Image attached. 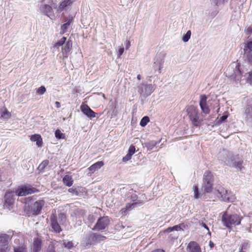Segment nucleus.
Here are the masks:
<instances>
[{"label": "nucleus", "instance_id": "obj_1", "mask_svg": "<svg viewBox=\"0 0 252 252\" xmlns=\"http://www.w3.org/2000/svg\"><path fill=\"white\" fill-rule=\"evenodd\" d=\"M231 206H229L227 210L224 213L222 216V221L223 225L227 228H230L231 225H239L240 224L241 218L237 214H229V210Z\"/></svg>", "mask_w": 252, "mask_h": 252}, {"label": "nucleus", "instance_id": "obj_2", "mask_svg": "<svg viewBox=\"0 0 252 252\" xmlns=\"http://www.w3.org/2000/svg\"><path fill=\"white\" fill-rule=\"evenodd\" d=\"M215 191L216 194L219 199L221 201L225 202H233L235 197L233 193L228 190L225 189L222 187H217Z\"/></svg>", "mask_w": 252, "mask_h": 252}, {"label": "nucleus", "instance_id": "obj_3", "mask_svg": "<svg viewBox=\"0 0 252 252\" xmlns=\"http://www.w3.org/2000/svg\"><path fill=\"white\" fill-rule=\"evenodd\" d=\"M186 111L192 124L195 126H199L201 122L199 120L197 108L191 105L187 108Z\"/></svg>", "mask_w": 252, "mask_h": 252}, {"label": "nucleus", "instance_id": "obj_4", "mask_svg": "<svg viewBox=\"0 0 252 252\" xmlns=\"http://www.w3.org/2000/svg\"><path fill=\"white\" fill-rule=\"evenodd\" d=\"M155 87L152 84L146 83H141L137 86V91L140 96L147 97L150 95L155 90Z\"/></svg>", "mask_w": 252, "mask_h": 252}, {"label": "nucleus", "instance_id": "obj_5", "mask_svg": "<svg viewBox=\"0 0 252 252\" xmlns=\"http://www.w3.org/2000/svg\"><path fill=\"white\" fill-rule=\"evenodd\" d=\"M38 190L31 186H24L19 188L15 191L16 195L19 196H26L29 194H32L38 192Z\"/></svg>", "mask_w": 252, "mask_h": 252}, {"label": "nucleus", "instance_id": "obj_6", "mask_svg": "<svg viewBox=\"0 0 252 252\" xmlns=\"http://www.w3.org/2000/svg\"><path fill=\"white\" fill-rule=\"evenodd\" d=\"M234 155L232 153L225 150H223L219 153L218 158L219 160H221L228 166V165H230L231 159H233Z\"/></svg>", "mask_w": 252, "mask_h": 252}, {"label": "nucleus", "instance_id": "obj_7", "mask_svg": "<svg viewBox=\"0 0 252 252\" xmlns=\"http://www.w3.org/2000/svg\"><path fill=\"white\" fill-rule=\"evenodd\" d=\"M244 112L247 125L252 126V101L246 104L244 108Z\"/></svg>", "mask_w": 252, "mask_h": 252}, {"label": "nucleus", "instance_id": "obj_8", "mask_svg": "<svg viewBox=\"0 0 252 252\" xmlns=\"http://www.w3.org/2000/svg\"><path fill=\"white\" fill-rule=\"evenodd\" d=\"M233 158L234 159H231L230 165H228V166L234 167L241 172H244L245 168L243 166V161L242 160H239L238 155H234Z\"/></svg>", "mask_w": 252, "mask_h": 252}, {"label": "nucleus", "instance_id": "obj_9", "mask_svg": "<svg viewBox=\"0 0 252 252\" xmlns=\"http://www.w3.org/2000/svg\"><path fill=\"white\" fill-rule=\"evenodd\" d=\"M109 223V220L108 217H101L97 220L95 225L92 228V230H103L108 225Z\"/></svg>", "mask_w": 252, "mask_h": 252}, {"label": "nucleus", "instance_id": "obj_10", "mask_svg": "<svg viewBox=\"0 0 252 252\" xmlns=\"http://www.w3.org/2000/svg\"><path fill=\"white\" fill-rule=\"evenodd\" d=\"M44 205L45 201L42 199L35 201L31 207L32 214L34 215H38L40 214Z\"/></svg>", "mask_w": 252, "mask_h": 252}, {"label": "nucleus", "instance_id": "obj_11", "mask_svg": "<svg viewBox=\"0 0 252 252\" xmlns=\"http://www.w3.org/2000/svg\"><path fill=\"white\" fill-rule=\"evenodd\" d=\"M40 12L50 18L51 19H53L54 17V13L52 7L47 4H41L39 6Z\"/></svg>", "mask_w": 252, "mask_h": 252}, {"label": "nucleus", "instance_id": "obj_12", "mask_svg": "<svg viewBox=\"0 0 252 252\" xmlns=\"http://www.w3.org/2000/svg\"><path fill=\"white\" fill-rule=\"evenodd\" d=\"M207 97L205 94H202L200 96L199 105L202 111L205 114L210 113V109L207 105Z\"/></svg>", "mask_w": 252, "mask_h": 252}, {"label": "nucleus", "instance_id": "obj_13", "mask_svg": "<svg viewBox=\"0 0 252 252\" xmlns=\"http://www.w3.org/2000/svg\"><path fill=\"white\" fill-rule=\"evenodd\" d=\"M50 220L51 225L53 230L56 233H60L62 229L57 221L56 216L52 214L50 217Z\"/></svg>", "mask_w": 252, "mask_h": 252}, {"label": "nucleus", "instance_id": "obj_14", "mask_svg": "<svg viewBox=\"0 0 252 252\" xmlns=\"http://www.w3.org/2000/svg\"><path fill=\"white\" fill-rule=\"evenodd\" d=\"M14 192L7 191L4 196L5 205L8 206V208L10 209L14 202Z\"/></svg>", "mask_w": 252, "mask_h": 252}, {"label": "nucleus", "instance_id": "obj_15", "mask_svg": "<svg viewBox=\"0 0 252 252\" xmlns=\"http://www.w3.org/2000/svg\"><path fill=\"white\" fill-rule=\"evenodd\" d=\"M81 111L84 115L92 119L96 116V113L94 112L87 105L81 106Z\"/></svg>", "mask_w": 252, "mask_h": 252}, {"label": "nucleus", "instance_id": "obj_16", "mask_svg": "<svg viewBox=\"0 0 252 252\" xmlns=\"http://www.w3.org/2000/svg\"><path fill=\"white\" fill-rule=\"evenodd\" d=\"M188 252H201L199 245L195 241L190 242L187 248Z\"/></svg>", "mask_w": 252, "mask_h": 252}, {"label": "nucleus", "instance_id": "obj_17", "mask_svg": "<svg viewBox=\"0 0 252 252\" xmlns=\"http://www.w3.org/2000/svg\"><path fill=\"white\" fill-rule=\"evenodd\" d=\"M163 63L164 61L163 58H161L160 57H157L155 59L153 66L155 71H156L158 70V73H160Z\"/></svg>", "mask_w": 252, "mask_h": 252}, {"label": "nucleus", "instance_id": "obj_18", "mask_svg": "<svg viewBox=\"0 0 252 252\" xmlns=\"http://www.w3.org/2000/svg\"><path fill=\"white\" fill-rule=\"evenodd\" d=\"M72 43L71 40H68L65 43L63 47L62 48V52L63 58H67L69 52L72 49Z\"/></svg>", "mask_w": 252, "mask_h": 252}, {"label": "nucleus", "instance_id": "obj_19", "mask_svg": "<svg viewBox=\"0 0 252 252\" xmlns=\"http://www.w3.org/2000/svg\"><path fill=\"white\" fill-rule=\"evenodd\" d=\"M143 204V202L141 200L133 203L132 204L128 203L126 205L125 208L121 209V211L123 213H125L126 212V211L131 210V209L135 207L142 205Z\"/></svg>", "mask_w": 252, "mask_h": 252}, {"label": "nucleus", "instance_id": "obj_20", "mask_svg": "<svg viewBox=\"0 0 252 252\" xmlns=\"http://www.w3.org/2000/svg\"><path fill=\"white\" fill-rule=\"evenodd\" d=\"M103 165L104 163L102 161L96 162L88 168V170L89 171V174H92L95 171L100 169L102 166H103Z\"/></svg>", "mask_w": 252, "mask_h": 252}, {"label": "nucleus", "instance_id": "obj_21", "mask_svg": "<svg viewBox=\"0 0 252 252\" xmlns=\"http://www.w3.org/2000/svg\"><path fill=\"white\" fill-rule=\"evenodd\" d=\"M10 240L9 235L6 234L0 233V246H8V241Z\"/></svg>", "mask_w": 252, "mask_h": 252}, {"label": "nucleus", "instance_id": "obj_22", "mask_svg": "<svg viewBox=\"0 0 252 252\" xmlns=\"http://www.w3.org/2000/svg\"><path fill=\"white\" fill-rule=\"evenodd\" d=\"M76 0H64L59 5L57 10L59 12L62 11L65 7L71 5Z\"/></svg>", "mask_w": 252, "mask_h": 252}, {"label": "nucleus", "instance_id": "obj_23", "mask_svg": "<svg viewBox=\"0 0 252 252\" xmlns=\"http://www.w3.org/2000/svg\"><path fill=\"white\" fill-rule=\"evenodd\" d=\"M106 239L105 236L96 233H92L90 234L89 237V239L92 241L100 242L105 240Z\"/></svg>", "mask_w": 252, "mask_h": 252}, {"label": "nucleus", "instance_id": "obj_24", "mask_svg": "<svg viewBox=\"0 0 252 252\" xmlns=\"http://www.w3.org/2000/svg\"><path fill=\"white\" fill-rule=\"evenodd\" d=\"M32 141L36 142V144L38 147H40L42 145V139L39 134L32 135L30 138Z\"/></svg>", "mask_w": 252, "mask_h": 252}, {"label": "nucleus", "instance_id": "obj_25", "mask_svg": "<svg viewBox=\"0 0 252 252\" xmlns=\"http://www.w3.org/2000/svg\"><path fill=\"white\" fill-rule=\"evenodd\" d=\"M41 241L38 238L34 240L32 252H39L41 250Z\"/></svg>", "mask_w": 252, "mask_h": 252}, {"label": "nucleus", "instance_id": "obj_26", "mask_svg": "<svg viewBox=\"0 0 252 252\" xmlns=\"http://www.w3.org/2000/svg\"><path fill=\"white\" fill-rule=\"evenodd\" d=\"M203 180V182L213 183L214 180L212 173L209 171L205 172Z\"/></svg>", "mask_w": 252, "mask_h": 252}, {"label": "nucleus", "instance_id": "obj_27", "mask_svg": "<svg viewBox=\"0 0 252 252\" xmlns=\"http://www.w3.org/2000/svg\"><path fill=\"white\" fill-rule=\"evenodd\" d=\"M244 56L252 54V41H248L244 47Z\"/></svg>", "mask_w": 252, "mask_h": 252}, {"label": "nucleus", "instance_id": "obj_28", "mask_svg": "<svg viewBox=\"0 0 252 252\" xmlns=\"http://www.w3.org/2000/svg\"><path fill=\"white\" fill-rule=\"evenodd\" d=\"M213 183L203 182L202 188L204 189L205 192L209 193L212 191L213 189Z\"/></svg>", "mask_w": 252, "mask_h": 252}, {"label": "nucleus", "instance_id": "obj_29", "mask_svg": "<svg viewBox=\"0 0 252 252\" xmlns=\"http://www.w3.org/2000/svg\"><path fill=\"white\" fill-rule=\"evenodd\" d=\"M160 142V141H151L144 143V146L147 148L148 150H152Z\"/></svg>", "mask_w": 252, "mask_h": 252}, {"label": "nucleus", "instance_id": "obj_30", "mask_svg": "<svg viewBox=\"0 0 252 252\" xmlns=\"http://www.w3.org/2000/svg\"><path fill=\"white\" fill-rule=\"evenodd\" d=\"M236 80H239L241 76V72L240 70V65L236 64L235 69L234 70V74L232 75Z\"/></svg>", "mask_w": 252, "mask_h": 252}, {"label": "nucleus", "instance_id": "obj_31", "mask_svg": "<svg viewBox=\"0 0 252 252\" xmlns=\"http://www.w3.org/2000/svg\"><path fill=\"white\" fill-rule=\"evenodd\" d=\"M63 182L67 187L71 186L73 184L72 177L69 175H65L63 179Z\"/></svg>", "mask_w": 252, "mask_h": 252}, {"label": "nucleus", "instance_id": "obj_32", "mask_svg": "<svg viewBox=\"0 0 252 252\" xmlns=\"http://www.w3.org/2000/svg\"><path fill=\"white\" fill-rule=\"evenodd\" d=\"M72 18L69 19L68 21L64 24L61 27V32L64 33L67 31V29H68L69 26L70 25L71 23L72 22Z\"/></svg>", "mask_w": 252, "mask_h": 252}, {"label": "nucleus", "instance_id": "obj_33", "mask_svg": "<svg viewBox=\"0 0 252 252\" xmlns=\"http://www.w3.org/2000/svg\"><path fill=\"white\" fill-rule=\"evenodd\" d=\"M193 190L194 193L193 197L195 199L200 198L202 196V193L199 191L198 187L194 185L193 186Z\"/></svg>", "mask_w": 252, "mask_h": 252}, {"label": "nucleus", "instance_id": "obj_34", "mask_svg": "<svg viewBox=\"0 0 252 252\" xmlns=\"http://www.w3.org/2000/svg\"><path fill=\"white\" fill-rule=\"evenodd\" d=\"M1 117L4 119H8L11 117V114L5 108L1 110Z\"/></svg>", "mask_w": 252, "mask_h": 252}, {"label": "nucleus", "instance_id": "obj_35", "mask_svg": "<svg viewBox=\"0 0 252 252\" xmlns=\"http://www.w3.org/2000/svg\"><path fill=\"white\" fill-rule=\"evenodd\" d=\"M14 252H27V249L26 246L20 245L14 247Z\"/></svg>", "mask_w": 252, "mask_h": 252}, {"label": "nucleus", "instance_id": "obj_36", "mask_svg": "<svg viewBox=\"0 0 252 252\" xmlns=\"http://www.w3.org/2000/svg\"><path fill=\"white\" fill-rule=\"evenodd\" d=\"M66 37H63L59 40L55 45V47L59 49L60 47L63 46L66 41Z\"/></svg>", "mask_w": 252, "mask_h": 252}, {"label": "nucleus", "instance_id": "obj_37", "mask_svg": "<svg viewBox=\"0 0 252 252\" xmlns=\"http://www.w3.org/2000/svg\"><path fill=\"white\" fill-rule=\"evenodd\" d=\"M149 121V118L147 116H145L141 119L140 125L141 126L144 127L147 125Z\"/></svg>", "mask_w": 252, "mask_h": 252}, {"label": "nucleus", "instance_id": "obj_38", "mask_svg": "<svg viewBox=\"0 0 252 252\" xmlns=\"http://www.w3.org/2000/svg\"><path fill=\"white\" fill-rule=\"evenodd\" d=\"M48 164L49 161L48 160H44L40 164L38 169L40 170H43Z\"/></svg>", "mask_w": 252, "mask_h": 252}, {"label": "nucleus", "instance_id": "obj_39", "mask_svg": "<svg viewBox=\"0 0 252 252\" xmlns=\"http://www.w3.org/2000/svg\"><path fill=\"white\" fill-rule=\"evenodd\" d=\"M55 137L58 139H64L65 137L64 134L61 132L59 129L55 131Z\"/></svg>", "mask_w": 252, "mask_h": 252}, {"label": "nucleus", "instance_id": "obj_40", "mask_svg": "<svg viewBox=\"0 0 252 252\" xmlns=\"http://www.w3.org/2000/svg\"><path fill=\"white\" fill-rule=\"evenodd\" d=\"M191 36V32L190 31H188L185 34H184L182 38V40L186 42L189 41Z\"/></svg>", "mask_w": 252, "mask_h": 252}, {"label": "nucleus", "instance_id": "obj_41", "mask_svg": "<svg viewBox=\"0 0 252 252\" xmlns=\"http://www.w3.org/2000/svg\"><path fill=\"white\" fill-rule=\"evenodd\" d=\"M46 88L44 86H41L39 88H38L37 90L36 93L42 95L45 92H46Z\"/></svg>", "mask_w": 252, "mask_h": 252}, {"label": "nucleus", "instance_id": "obj_42", "mask_svg": "<svg viewBox=\"0 0 252 252\" xmlns=\"http://www.w3.org/2000/svg\"><path fill=\"white\" fill-rule=\"evenodd\" d=\"M63 245L65 248L68 249H70L73 247V244L71 242H64Z\"/></svg>", "mask_w": 252, "mask_h": 252}, {"label": "nucleus", "instance_id": "obj_43", "mask_svg": "<svg viewBox=\"0 0 252 252\" xmlns=\"http://www.w3.org/2000/svg\"><path fill=\"white\" fill-rule=\"evenodd\" d=\"M135 151V147L133 145H131L128 149V154H130V155L132 157V156L134 154Z\"/></svg>", "mask_w": 252, "mask_h": 252}, {"label": "nucleus", "instance_id": "obj_44", "mask_svg": "<svg viewBox=\"0 0 252 252\" xmlns=\"http://www.w3.org/2000/svg\"><path fill=\"white\" fill-rule=\"evenodd\" d=\"M0 252H8L10 251V248L8 246H0Z\"/></svg>", "mask_w": 252, "mask_h": 252}, {"label": "nucleus", "instance_id": "obj_45", "mask_svg": "<svg viewBox=\"0 0 252 252\" xmlns=\"http://www.w3.org/2000/svg\"><path fill=\"white\" fill-rule=\"evenodd\" d=\"M47 252H56L55 248L52 244H50L47 249Z\"/></svg>", "mask_w": 252, "mask_h": 252}, {"label": "nucleus", "instance_id": "obj_46", "mask_svg": "<svg viewBox=\"0 0 252 252\" xmlns=\"http://www.w3.org/2000/svg\"><path fill=\"white\" fill-rule=\"evenodd\" d=\"M244 56L248 62L252 64V54H249V55H245Z\"/></svg>", "mask_w": 252, "mask_h": 252}, {"label": "nucleus", "instance_id": "obj_47", "mask_svg": "<svg viewBox=\"0 0 252 252\" xmlns=\"http://www.w3.org/2000/svg\"><path fill=\"white\" fill-rule=\"evenodd\" d=\"M131 158V156L130 155V154H127L123 158V161L124 162H126L130 159Z\"/></svg>", "mask_w": 252, "mask_h": 252}, {"label": "nucleus", "instance_id": "obj_48", "mask_svg": "<svg viewBox=\"0 0 252 252\" xmlns=\"http://www.w3.org/2000/svg\"><path fill=\"white\" fill-rule=\"evenodd\" d=\"M124 52V47L120 48L118 50V54H117L118 57H120L123 54Z\"/></svg>", "mask_w": 252, "mask_h": 252}, {"label": "nucleus", "instance_id": "obj_49", "mask_svg": "<svg viewBox=\"0 0 252 252\" xmlns=\"http://www.w3.org/2000/svg\"><path fill=\"white\" fill-rule=\"evenodd\" d=\"M247 80L249 81L250 83H252V71L248 73Z\"/></svg>", "mask_w": 252, "mask_h": 252}, {"label": "nucleus", "instance_id": "obj_50", "mask_svg": "<svg viewBox=\"0 0 252 252\" xmlns=\"http://www.w3.org/2000/svg\"><path fill=\"white\" fill-rule=\"evenodd\" d=\"M68 191L72 194H75L76 195L77 194L78 192L76 190V189L73 188H70L68 189Z\"/></svg>", "mask_w": 252, "mask_h": 252}, {"label": "nucleus", "instance_id": "obj_51", "mask_svg": "<svg viewBox=\"0 0 252 252\" xmlns=\"http://www.w3.org/2000/svg\"><path fill=\"white\" fill-rule=\"evenodd\" d=\"M88 220L91 222V223H93L95 219L94 218V216L93 215H89L88 217Z\"/></svg>", "mask_w": 252, "mask_h": 252}, {"label": "nucleus", "instance_id": "obj_52", "mask_svg": "<svg viewBox=\"0 0 252 252\" xmlns=\"http://www.w3.org/2000/svg\"><path fill=\"white\" fill-rule=\"evenodd\" d=\"M200 225L201 226L204 227L205 229H206L208 231V234H209L210 235L211 234V233L209 231V229L208 227L207 226V225L205 223L202 222L200 223Z\"/></svg>", "mask_w": 252, "mask_h": 252}, {"label": "nucleus", "instance_id": "obj_53", "mask_svg": "<svg viewBox=\"0 0 252 252\" xmlns=\"http://www.w3.org/2000/svg\"><path fill=\"white\" fill-rule=\"evenodd\" d=\"M173 230L179 231L182 229L181 226L180 225H176L172 227Z\"/></svg>", "mask_w": 252, "mask_h": 252}, {"label": "nucleus", "instance_id": "obj_54", "mask_svg": "<svg viewBox=\"0 0 252 252\" xmlns=\"http://www.w3.org/2000/svg\"><path fill=\"white\" fill-rule=\"evenodd\" d=\"M245 32L248 34H251L252 33V27H248L245 29Z\"/></svg>", "mask_w": 252, "mask_h": 252}, {"label": "nucleus", "instance_id": "obj_55", "mask_svg": "<svg viewBox=\"0 0 252 252\" xmlns=\"http://www.w3.org/2000/svg\"><path fill=\"white\" fill-rule=\"evenodd\" d=\"M227 118V116L223 115L221 117H220L219 121L222 123V122H224Z\"/></svg>", "mask_w": 252, "mask_h": 252}, {"label": "nucleus", "instance_id": "obj_56", "mask_svg": "<svg viewBox=\"0 0 252 252\" xmlns=\"http://www.w3.org/2000/svg\"><path fill=\"white\" fill-rule=\"evenodd\" d=\"M130 46V42L129 40H126V48L128 49Z\"/></svg>", "mask_w": 252, "mask_h": 252}, {"label": "nucleus", "instance_id": "obj_57", "mask_svg": "<svg viewBox=\"0 0 252 252\" xmlns=\"http://www.w3.org/2000/svg\"><path fill=\"white\" fill-rule=\"evenodd\" d=\"M137 196L135 194H133L131 196V199L133 201H135L137 200Z\"/></svg>", "mask_w": 252, "mask_h": 252}, {"label": "nucleus", "instance_id": "obj_58", "mask_svg": "<svg viewBox=\"0 0 252 252\" xmlns=\"http://www.w3.org/2000/svg\"><path fill=\"white\" fill-rule=\"evenodd\" d=\"M173 231V229L172 228V227H168L166 230H164L165 232H170L171 231Z\"/></svg>", "mask_w": 252, "mask_h": 252}, {"label": "nucleus", "instance_id": "obj_59", "mask_svg": "<svg viewBox=\"0 0 252 252\" xmlns=\"http://www.w3.org/2000/svg\"><path fill=\"white\" fill-rule=\"evenodd\" d=\"M151 252H164V251L161 249H157L152 251Z\"/></svg>", "mask_w": 252, "mask_h": 252}, {"label": "nucleus", "instance_id": "obj_60", "mask_svg": "<svg viewBox=\"0 0 252 252\" xmlns=\"http://www.w3.org/2000/svg\"><path fill=\"white\" fill-rule=\"evenodd\" d=\"M209 246L211 249L213 248L214 247V244L211 241L209 242Z\"/></svg>", "mask_w": 252, "mask_h": 252}, {"label": "nucleus", "instance_id": "obj_61", "mask_svg": "<svg viewBox=\"0 0 252 252\" xmlns=\"http://www.w3.org/2000/svg\"><path fill=\"white\" fill-rule=\"evenodd\" d=\"M55 104H56V107H57V108H59V107H60V106H61V105H60V103L59 102H58V101H56V102H55Z\"/></svg>", "mask_w": 252, "mask_h": 252}, {"label": "nucleus", "instance_id": "obj_62", "mask_svg": "<svg viewBox=\"0 0 252 252\" xmlns=\"http://www.w3.org/2000/svg\"><path fill=\"white\" fill-rule=\"evenodd\" d=\"M246 248V245L243 244L242 245V248L241 249V250L243 251V249H245Z\"/></svg>", "mask_w": 252, "mask_h": 252}, {"label": "nucleus", "instance_id": "obj_63", "mask_svg": "<svg viewBox=\"0 0 252 252\" xmlns=\"http://www.w3.org/2000/svg\"><path fill=\"white\" fill-rule=\"evenodd\" d=\"M137 79H138V80H141V75H140V74L138 75L137 76Z\"/></svg>", "mask_w": 252, "mask_h": 252}, {"label": "nucleus", "instance_id": "obj_64", "mask_svg": "<svg viewBox=\"0 0 252 252\" xmlns=\"http://www.w3.org/2000/svg\"><path fill=\"white\" fill-rule=\"evenodd\" d=\"M60 216H61L62 217H64V215H63V214H60Z\"/></svg>", "mask_w": 252, "mask_h": 252}]
</instances>
